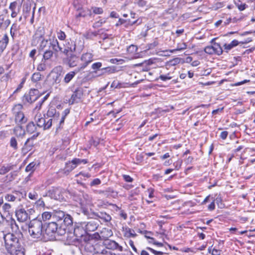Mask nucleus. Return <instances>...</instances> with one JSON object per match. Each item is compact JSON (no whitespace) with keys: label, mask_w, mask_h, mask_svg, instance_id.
<instances>
[{"label":"nucleus","mask_w":255,"mask_h":255,"mask_svg":"<svg viewBox=\"0 0 255 255\" xmlns=\"http://www.w3.org/2000/svg\"><path fill=\"white\" fill-rule=\"evenodd\" d=\"M10 255H25L24 249L22 247H20L19 249H17L16 251Z\"/></svg>","instance_id":"58836bf2"},{"label":"nucleus","mask_w":255,"mask_h":255,"mask_svg":"<svg viewBox=\"0 0 255 255\" xmlns=\"http://www.w3.org/2000/svg\"><path fill=\"white\" fill-rule=\"evenodd\" d=\"M187 48V45L185 43H181L178 44L176 49H173L170 51L171 52H174L176 51H180L185 49Z\"/></svg>","instance_id":"72a5a7b5"},{"label":"nucleus","mask_w":255,"mask_h":255,"mask_svg":"<svg viewBox=\"0 0 255 255\" xmlns=\"http://www.w3.org/2000/svg\"><path fill=\"white\" fill-rule=\"evenodd\" d=\"M221 251L215 249H213L211 254L212 255H220Z\"/></svg>","instance_id":"774afa93"},{"label":"nucleus","mask_w":255,"mask_h":255,"mask_svg":"<svg viewBox=\"0 0 255 255\" xmlns=\"http://www.w3.org/2000/svg\"><path fill=\"white\" fill-rule=\"evenodd\" d=\"M228 134V132L227 131H222L220 134V137L223 139H225Z\"/></svg>","instance_id":"e2e57ef3"},{"label":"nucleus","mask_w":255,"mask_h":255,"mask_svg":"<svg viewBox=\"0 0 255 255\" xmlns=\"http://www.w3.org/2000/svg\"><path fill=\"white\" fill-rule=\"evenodd\" d=\"M35 138L34 135L30 138H28L25 141L24 146L21 149L22 153L25 155L29 151H31L33 147V140Z\"/></svg>","instance_id":"4468645a"},{"label":"nucleus","mask_w":255,"mask_h":255,"mask_svg":"<svg viewBox=\"0 0 255 255\" xmlns=\"http://www.w3.org/2000/svg\"><path fill=\"white\" fill-rule=\"evenodd\" d=\"M41 95L38 90L31 89L28 94H25L23 97L22 101L24 102L32 103L40 98Z\"/></svg>","instance_id":"0eeeda50"},{"label":"nucleus","mask_w":255,"mask_h":255,"mask_svg":"<svg viewBox=\"0 0 255 255\" xmlns=\"http://www.w3.org/2000/svg\"><path fill=\"white\" fill-rule=\"evenodd\" d=\"M28 197L32 200H36L38 198V194L35 192H30L28 194Z\"/></svg>","instance_id":"603ef678"},{"label":"nucleus","mask_w":255,"mask_h":255,"mask_svg":"<svg viewBox=\"0 0 255 255\" xmlns=\"http://www.w3.org/2000/svg\"><path fill=\"white\" fill-rule=\"evenodd\" d=\"M11 169V166H2L0 168V174L4 175L7 173Z\"/></svg>","instance_id":"a19ab883"},{"label":"nucleus","mask_w":255,"mask_h":255,"mask_svg":"<svg viewBox=\"0 0 255 255\" xmlns=\"http://www.w3.org/2000/svg\"><path fill=\"white\" fill-rule=\"evenodd\" d=\"M76 167L75 164L72 163V161H69L66 163L65 167L63 169V173L68 175L71 171Z\"/></svg>","instance_id":"412c9836"},{"label":"nucleus","mask_w":255,"mask_h":255,"mask_svg":"<svg viewBox=\"0 0 255 255\" xmlns=\"http://www.w3.org/2000/svg\"><path fill=\"white\" fill-rule=\"evenodd\" d=\"M126 22H127V20H125L122 18H119L118 22L116 24V25L117 26H118L119 25L125 24V23Z\"/></svg>","instance_id":"0e129e2a"},{"label":"nucleus","mask_w":255,"mask_h":255,"mask_svg":"<svg viewBox=\"0 0 255 255\" xmlns=\"http://www.w3.org/2000/svg\"><path fill=\"white\" fill-rule=\"evenodd\" d=\"M53 55V52L50 50H46L43 54V58L44 60H47L50 59Z\"/></svg>","instance_id":"7c9ffc66"},{"label":"nucleus","mask_w":255,"mask_h":255,"mask_svg":"<svg viewBox=\"0 0 255 255\" xmlns=\"http://www.w3.org/2000/svg\"><path fill=\"white\" fill-rule=\"evenodd\" d=\"M80 59L75 55H71L68 58V65L70 67L79 66Z\"/></svg>","instance_id":"dca6fc26"},{"label":"nucleus","mask_w":255,"mask_h":255,"mask_svg":"<svg viewBox=\"0 0 255 255\" xmlns=\"http://www.w3.org/2000/svg\"><path fill=\"white\" fill-rule=\"evenodd\" d=\"M124 179L128 182H131L132 181V178L128 175H124L123 176Z\"/></svg>","instance_id":"052dcab7"},{"label":"nucleus","mask_w":255,"mask_h":255,"mask_svg":"<svg viewBox=\"0 0 255 255\" xmlns=\"http://www.w3.org/2000/svg\"><path fill=\"white\" fill-rule=\"evenodd\" d=\"M93 55L91 53L86 52L83 54L80 60L81 63L79 66L77 68V72H80L85 69L93 61Z\"/></svg>","instance_id":"423d86ee"},{"label":"nucleus","mask_w":255,"mask_h":255,"mask_svg":"<svg viewBox=\"0 0 255 255\" xmlns=\"http://www.w3.org/2000/svg\"><path fill=\"white\" fill-rule=\"evenodd\" d=\"M52 217V213L44 212L42 214V220L44 221L49 220Z\"/></svg>","instance_id":"e433bc0d"},{"label":"nucleus","mask_w":255,"mask_h":255,"mask_svg":"<svg viewBox=\"0 0 255 255\" xmlns=\"http://www.w3.org/2000/svg\"><path fill=\"white\" fill-rule=\"evenodd\" d=\"M172 78V76H170V74L169 73L167 74V75H160L159 79L160 80L165 81L167 80H170Z\"/></svg>","instance_id":"49530a36"},{"label":"nucleus","mask_w":255,"mask_h":255,"mask_svg":"<svg viewBox=\"0 0 255 255\" xmlns=\"http://www.w3.org/2000/svg\"><path fill=\"white\" fill-rule=\"evenodd\" d=\"M44 29L43 27H38L34 35V38L35 39H39L41 40L43 39V36L44 35Z\"/></svg>","instance_id":"4be33fe9"},{"label":"nucleus","mask_w":255,"mask_h":255,"mask_svg":"<svg viewBox=\"0 0 255 255\" xmlns=\"http://www.w3.org/2000/svg\"><path fill=\"white\" fill-rule=\"evenodd\" d=\"M10 146L16 150L17 149V141L15 137H11L10 141Z\"/></svg>","instance_id":"a18cd8bd"},{"label":"nucleus","mask_w":255,"mask_h":255,"mask_svg":"<svg viewBox=\"0 0 255 255\" xmlns=\"http://www.w3.org/2000/svg\"><path fill=\"white\" fill-rule=\"evenodd\" d=\"M92 9L95 14H100L103 12V10L101 7H93Z\"/></svg>","instance_id":"8fccbe9b"},{"label":"nucleus","mask_w":255,"mask_h":255,"mask_svg":"<svg viewBox=\"0 0 255 255\" xmlns=\"http://www.w3.org/2000/svg\"><path fill=\"white\" fill-rule=\"evenodd\" d=\"M17 219L20 222H24L29 218V215L24 209L20 208L15 212Z\"/></svg>","instance_id":"2eb2a0df"},{"label":"nucleus","mask_w":255,"mask_h":255,"mask_svg":"<svg viewBox=\"0 0 255 255\" xmlns=\"http://www.w3.org/2000/svg\"><path fill=\"white\" fill-rule=\"evenodd\" d=\"M63 220L64 224L67 226H70L73 224V219L69 215H65V217L63 218Z\"/></svg>","instance_id":"c756f323"},{"label":"nucleus","mask_w":255,"mask_h":255,"mask_svg":"<svg viewBox=\"0 0 255 255\" xmlns=\"http://www.w3.org/2000/svg\"><path fill=\"white\" fill-rule=\"evenodd\" d=\"M72 161V163H74L76 167L81 163L86 164L87 163L86 159H81L79 158H74Z\"/></svg>","instance_id":"c9c22d12"},{"label":"nucleus","mask_w":255,"mask_h":255,"mask_svg":"<svg viewBox=\"0 0 255 255\" xmlns=\"http://www.w3.org/2000/svg\"><path fill=\"white\" fill-rule=\"evenodd\" d=\"M101 235L103 238L107 239L113 236V232L110 229L105 228L101 232Z\"/></svg>","instance_id":"a878e982"},{"label":"nucleus","mask_w":255,"mask_h":255,"mask_svg":"<svg viewBox=\"0 0 255 255\" xmlns=\"http://www.w3.org/2000/svg\"><path fill=\"white\" fill-rule=\"evenodd\" d=\"M28 231L33 238L44 241V231L41 221L37 219L31 221L29 224Z\"/></svg>","instance_id":"7ed1b4c3"},{"label":"nucleus","mask_w":255,"mask_h":255,"mask_svg":"<svg viewBox=\"0 0 255 255\" xmlns=\"http://www.w3.org/2000/svg\"><path fill=\"white\" fill-rule=\"evenodd\" d=\"M35 170V164L33 162L29 163L25 168L26 172H33Z\"/></svg>","instance_id":"c03bdc74"},{"label":"nucleus","mask_w":255,"mask_h":255,"mask_svg":"<svg viewBox=\"0 0 255 255\" xmlns=\"http://www.w3.org/2000/svg\"><path fill=\"white\" fill-rule=\"evenodd\" d=\"M106 22V18H103L95 22L93 24V27L94 28H98L101 26L103 24L105 23Z\"/></svg>","instance_id":"ea45409f"},{"label":"nucleus","mask_w":255,"mask_h":255,"mask_svg":"<svg viewBox=\"0 0 255 255\" xmlns=\"http://www.w3.org/2000/svg\"><path fill=\"white\" fill-rule=\"evenodd\" d=\"M9 41V38L7 34H4L0 42H2L3 44H5L6 46Z\"/></svg>","instance_id":"3c124183"},{"label":"nucleus","mask_w":255,"mask_h":255,"mask_svg":"<svg viewBox=\"0 0 255 255\" xmlns=\"http://www.w3.org/2000/svg\"><path fill=\"white\" fill-rule=\"evenodd\" d=\"M16 5H17V2L16 1L12 2L10 3L9 6V8L11 11H13V10L16 9Z\"/></svg>","instance_id":"bf43d9fd"},{"label":"nucleus","mask_w":255,"mask_h":255,"mask_svg":"<svg viewBox=\"0 0 255 255\" xmlns=\"http://www.w3.org/2000/svg\"><path fill=\"white\" fill-rule=\"evenodd\" d=\"M65 213L61 210H54L52 212V218L57 221H61L65 217Z\"/></svg>","instance_id":"aec40b11"},{"label":"nucleus","mask_w":255,"mask_h":255,"mask_svg":"<svg viewBox=\"0 0 255 255\" xmlns=\"http://www.w3.org/2000/svg\"><path fill=\"white\" fill-rule=\"evenodd\" d=\"M83 94V93L82 88H78L76 89L72 95L71 98L69 99V104L72 105L74 103H78L80 101Z\"/></svg>","instance_id":"9b49d317"},{"label":"nucleus","mask_w":255,"mask_h":255,"mask_svg":"<svg viewBox=\"0 0 255 255\" xmlns=\"http://www.w3.org/2000/svg\"><path fill=\"white\" fill-rule=\"evenodd\" d=\"M224 47L225 49L227 50V52H228L229 50H231L232 48H233V46L231 44V43L225 44L224 45Z\"/></svg>","instance_id":"69168bd1"},{"label":"nucleus","mask_w":255,"mask_h":255,"mask_svg":"<svg viewBox=\"0 0 255 255\" xmlns=\"http://www.w3.org/2000/svg\"><path fill=\"white\" fill-rule=\"evenodd\" d=\"M102 66V63L101 62H96L92 65V68L94 70L98 69Z\"/></svg>","instance_id":"4d7b16f0"},{"label":"nucleus","mask_w":255,"mask_h":255,"mask_svg":"<svg viewBox=\"0 0 255 255\" xmlns=\"http://www.w3.org/2000/svg\"><path fill=\"white\" fill-rule=\"evenodd\" d=\"M4 246L9 254H12L21 246L19 239L13 233H7L4 235Z\"/></svg>","instance_id":"f03ea898"},{"label":"nucleus","mask_w":255,"mask_h":255,"mask_svg":"<svg viewBox=\"0 0 255 255\" xmlns=\"http://www.w3.org/2000/svg\"><path fill=\"white\" fill-rule=\"evenodd\" d=\"M49 48L51 47L53 51L58 52L62 50V48L59 46V43L57 39H49Z\"/></svg>","instance_id":"a211bd4d"},{"label":"nucleus","mask_w":255,"mask_h":255,"mask_svg":"<svg viewBox=\"0 0 255 255\" xmlns=\"http://www.w3.org/2000/svg\"><path fill=\"white\" fill-rule=\"evenodd\" d=\"M30 10H31L30 5H29L28 4H26L24 6L23 11L25 13L24 15L25 18H26L28 16V13L30 12Z\"/></svg>","instance_id":"37998d69"},{"label":"nucleus","mask_w":255,"mask_h":255,"mask_svg":"<svg viewBox=\"0 0 255 255\" xmlns=\"http://www.w3.org/2000/svg\"><path fill=\"white\" fill-rule=\"evenodd\" d=\"M80 231H81L82 232H83L82 228L78 227L74 229V233L77 237H81L83 235V233L81 234H79Z\"/></svg>","instance_id":"de8ad7c7"},{"label":"nucleus","mask_w":255,"mask_h":255,"mask_svg":"<svg viewBox=\"0 0 255 255\" xmlns=\"http://www.w3.org/2000/svg\"><path fill=\"white\" fill-rule=\"evenodd\" d=\"M48 45H49V40L43 38L39 44V49L42 50Z\"/></svg>","instance_id":"473e14b6"},{"label":"nucleus","mask_w":255,"mask_h":255,"mask_svg":"<svg viewBox=\"0 0 255 255\" xmlns=\"http://www.w3.org/2000/svg\"><path fill=\"white\" fill-rule=\"evenodd\" d=\"M247 7V5L245 3H241L240 4H238V7L239 9L241 11L244 10Z\"/></svg>","instance_id":"338daca9"},{"label":"nucleus","mask_w":255,"mask_h":255,"mask_svg":"<svg viewBox=\"0 0 255 255\" xmlns=\"http://www.w3.org/2000/svg\"><path fill=\"white\" fill-rule=\"evenodd\" d=\"M5 199L8 202H14L15 201V197L12 192L11 193L6 194L4 196Z\"/></svg>","instance_id":"4c0bfd02"},{"label":"nucleus","mask_w":255,"mask_h":255,"mask_svg":"<svg viewBox=\"0 0 255 255\" xmlns=\"http://www.w3.org/2000/svg\"><path fill=\"white\" fill-rule=\"evenodd\" d=\"M66 233L64 229L58 226L55 222H51L46 224L44 230V241L52 240L55 238V235L62 236Z\"/></svg>","instance_id":"f257e3e1"},{"label":"nucleus","mask_w":255,"mask_h":255,"mask_svg":"<svg viewBox=\"0 0 255 255\" xmlns=\"http://www.w3.org/2000/svg\"><path fill=\"white\" fill-rule=\"evenodd\" d=\"M22 106L20 104L16 105L12 109L13 114L15 117V121L16 123H24L26 119L22 111Z\"/></svg>","instance_id":"39448f33"},{"label":"nucleus","mask_w":255,"mask_h":255,"mask_svg":"<svg viewBox=\"0 0 255 255\" xmlns=\"http://www.w3.org/2000/svg\"><path fill=\"white\" fill-rule=\"evenodd\" d=\"M101 181L99 178L94 179L90 183L91 186H96L101 184Z\"/></svg>","instance_id":"5fc2aeb1"},{"label":"nucleus","mask_w":255,"mask_h":255,"mask_svg":"<svg viewBox=\"0 0 255 255\" xmlns=\"http://www.w3.org/2000/svg\"><path fill=\"white\" fill-rule=\"evenodd\" d=\"M10 20L6 15H0V29H5L10 24Z\"/></svg>","instance_id":"f3484780"},{"label":"nucleus","mask_w":255,"mask_h":255,"mask_svg":"<svg viewBox=\"0 0 255 255\" xmlns=\"http://www.w3.org/2000/svg\"><path fill=\"white\" fill-rule=\"evenodd\" d=\"M98 227V225L95 221H91L87 223L85 226V230L87 232H93Z\"/></svg>","instance_id":"6ab92c4d"},{"label":"nucleus","mask_w":255,"mask_h":255,"mask_svg":"<svg viewBox=\"0 0 255 255\" xmlns=\"http://www.w3.org/2000/svg\"><path fill=\"white\" fill-rule=\"evenodd\" d=\"M153 63V60H151V59H149L147 61H144L143 62L141 63H139L138 64H136V65L137 66H141V65H147V66H149V65H151Z\"/></svg>","instance_id":"09e8293b"},{"label":"nucleus","mask_w":255,"mask_h":255,"mask_svg":"<svg viewBox=\"0 0 255 255\" xmlns=\"http://www.w3.org/2000/svg\"><path fill=\"white\" fill-rule=\"evenodd\" d=\"M45 69H46V65L43 63H40L39 64H38L37 66V70H38L39 71H44L45 70Z\"/></svg>","instance_id":"6e6d98bb"},{"label":"nucleus","mask_w":255,"mask_h":255,"mask_svg":"<svg viewBox=\"0 0 255 255\" xmlns=\"http://www.w3.org/2000/svg\"><path fill=\"white\" fill-rule=\"evenodd\" d=\"M43 104L42 101H39L38 100V103L36 107L33 109V112L34 114H36L37 113H39V111L41 109V106Z\"/></svg>","instance_id":"79ce46f5"},{"label":"nucleus","mask_w":255,"mask_h":255,"mask_svg":"<svg viewBox=\"0 0 255 255\" xmlns=\"http://www.w3.org/2000/svg\"><path fill=\"white\" fill-rule=\"evenodd\" d=\"M58 38L60 40H64L65 39V38H66V34H65V33L63 31L60 30L58 33Z\"/></svg>","instance_id":"864d4df0"},{"label":"nucleus","mask_w":255,"mask_h":255,"mask_svg":"<svg viewBox=\"0 0 255 255\" xmlns=\"http://www.w3.org/2000/svg\"><path fill=\"white\" fill-rule=\"evenodd\" d=\"M137 194L136 193V191H132L131 192H130V194L129 196V198L130 199V200H132V199H135L136 198L134 197L135 196H137Z\"/></svg>","instance_id":"680f3d73"},{"label":"nucleus","mask_w":255,"mask_h":255,"mask_svg":"<svg viewBox=\"0 0 255 255\" xmlns=\"http://www.w3.org/2000/svg\"><path fill=\"white\" fill-rule=\"evenodd\" d=\"M181 59L179 58H175L170 61H169L167 63V66H173L177 65L180 62Z\"/></svg>","instance_id":"2f4dec72"},{"label":"nucleus","mask_w":255,"mask_h":255,"mask_svg":"<svg viewBox=\"0 0 255 255\" xmlns=\"http://www.w3.org/2000/svg\"><path fill=\"white\" fill-rule=\"evenodd\" d=\"M102 246H104V248L111 249V250H118L120 251H122L123 248L120 246L117 242L113 240H110L106 239Z\"/></svg>","instance_id":"f8f14e48"},{"label":"nucleus","mask_w":255,"mask_h":255,"mask_svg":"<svg viewBox=\"0 0 255 255\" xmlns=\"http://www.w3.org/2000/svg\"><path fill=\"white\" fill-rule=\"evenodd\" d=\"M204 51L209 54H217L220 55L222 53V48L218 43H215L212 46H206Z\"/></svg>","instance_id":"1a4fd4ad"},{"label":"nucleus","mask_w":255,"mask_h":255,"mask_svg":"<svg viewBox=\"0 0 255 255\" xmlns=\"http://www.w3.org/2000/svg\"><path fill=\"white\" fill-rule=\"evenodd\" d=\"M48 120L51 122V125L53 124L56 128H59L64 123V117H60L59 114H53L52 111H48L47 113Z\"/></svg>","instance_id":"6e6552de"},{"label":"nucleus","mask_w":255,"mask_h":255,"mask_svg":"<svg viewBox=\"0 0 255 255\" xmlns=\"http://www.w3.org/2000/svg\"><path fill=\"white\" fill-rule=\"evenodd\" d=\"M36 130V127L33 122L29 123L26 127V131L29 133H33Z\"/></svg>","instance_id":"c85d7f7f"},{"label":"nucleus","mask_w":255,"mask_h":255,"mask_svg":"<svg viewBox=\"0 0 255 255\" xmlns=\"http://www.w3.org/2000/svg\"><path fill=\"white\" fill-rule=\"evenodd\" d=\"M96 216L98 218L102 219L105 222H109L111 220V216L109 215L106 214V213L100 212L97 213L96 214Z\"/></svg>","instance_id":"393cba45"},{"label":"nucleus","mask_w":255,"mask_h":255,"mask_svg":"<svg viewBox=\"0 0 255 255\" xmlns=\"http://www.w3.org/2000/svg\"><path fill=\"white\" fill-rule=\"evenodd\" d=\"M34 121L38 127L43 128L44 130L49 129L51 127V122L48 120V116L42 115L40 113L35 114Z\"/></svg>","instance_id":"20e7f679"},{"label":"nucleus","mask_w":255,"mask_h":255,"mask_svg":"<svg viewBox=\"0 0 255 255\" xmlns=\"http://www.w3.org/2000/svg\"><path fill=\"white\" fill-rule=\"evenodd\" d=\"M136 234H135L134 230L130 229V228H126L124 232V236L127 238H134L136 237Z\"/></svg>","instance_id":"bb28decb"},{"label":"nucleus","mask_w":255,"mask_h":255,"mask_svg":"<svg viewBox=\"0 0 255 255\" xmlns=\"http://www.w3.org/2000/svg\"><path fill=\"white\" fill-rule=\"evenodd\" d=\"M12 192L14 195V197H15V200H17L18 201H20L21 198H24V197L26 195V194L24 191L21 192L19 191H13Z\"/></svg>","instance_id":"cd10ccee"},{"label":"nucleus","mask_w":255,"mask_h":255,"mask_svg":"<svg viewBox=\"0 0 255 255\" xmlns=\"http://www.w3.org/2000/svg\"><path fill=\"white\" fill-rule=\"evenodd\" d=\"M79 204L84 210L92 205V197L87 194H83L79 198Z\"/></svg>","instance_id":"9d476101"},{"label":"nucleus","mask_w":255,"mask_h":255,"mask_svg":"<svg viewBox=\"0 0 255 255\" xmlns=\"http://www.w3.org/2000/svg\"><path fill=\"white\" fill-rule=\"evenodd\" d=\"M92 255H111V253L104 248V246L96 244L94 247V253Z\"/></svg>","instance_id":"ddd939ff"},{"label":"nucleus","mask_w":255,"mask_h":255,"mask_svg":"<svg viewBox=\"0 0 255 255\" xmlns=\"http://www.w3.org/2000/svg\"><path fill=\"white\" fill-rule=\"evenodd\" d=\"M13 131L17 136L23 137L25 134V130L21 126L16 127Z\"/></svg>","instance_id":"b1692460"},{"label":"nucleus","mask_w":255,"mask_h":255,"mask_svg":"<svg viewBox=\"0 0 255 255\" xmlns=\"http://www.w3.org/2000/svg\"><path fill=\"white\" fill-rule=\"evenodd\" d=\"M11 208V206L9 204L5 203L3 206L2 209L5 212H9V210Z\"/></svg>","instance_id":"13d9d810"},{"label":"nucleus","mask_w":255,"mask_h":255,"mask_svg":"<svg viewBox=\"0 0 255 255\" xmlns=\"http://www.w3.org/2000/svg\"><path fill=\"white\" fill-rule=\"evenodd\" d=\"M78 72H77V69L75 70V71H71L67 73L64 79V82L67 84L70 82V81L74 77L76 74L78 73Z\"/></svg>","instance_id":"5701e85b"},{"label":"nucleus","mask_w":255,"mask_h":255,"mask_svg":"<svg viewBox=\"0 0 255 255\" xmlns=\"http://www.w3.org/2000/svg\"><path fill=\"white\" fill-rule=\"evenodd\" d=\"M41 78V75L39 72L34 73L32 77H31V80L33 82H37V81H39L40 80Z\"/></svg>","instance_id":"f704fd0d"}]
</instances>
